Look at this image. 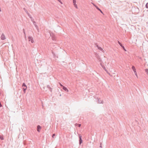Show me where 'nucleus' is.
Listing matches in <instances>:
<instances>
[{
    "mask_svg": "<svg viewBox=\"0 0 148 148\" xmlns=\"http://www.w3.org/2000/svg\"><path fill=\"white\" fill-rule=\"evenodd\" d=\"M92 4L98 10L99 9V8L95 4L93 3H92Z\"/></svg>",
    "mask_w": 148,
    "mask_h": 148,
    "instance_id": "nucleus-12",
    "label": "nucleus"
},
{
    "mask_svg": "<svg viewBox=\"0 0 148 148\" xmlns=\"http://www.w3.org/2000/svg\"><path fill=\"white\" fill-rule=\"evenodd\" d=\"M41 129V127L40 125H38L37 126V131L38 132H39Z\"/></svg>",
    "mask_w": 148,
    "mask_h": 148,
    "instance_id": "nucleus-7",
    "label": "nucleus"
},
{
    "mask_svg": "<svg viewBox=\"0 0 148 148\" xmlns=\"http://www.w3.org/2000/svg\"><path fill=\"white\" fill-rule=\"evenodd\" d=\"M27 88H23V92H24V93H25V91H26V90L27 89Z\"/></svg>",
    "mask_w": 148,
    "mask_h": 148,
    "instance_id": "nucleus-15",
    "label": "nucleus"
},
{
    "mask_svg": "<svg viewBox=\"0 0 148 148\" xmlns=\"http://www.w3.org/2000/svg\"><path fill=\"white\" fill-rule=\"evenodd\" d=\"M73 5L75 6V7L76 8H77V6L76 3L73 4Z\"/></svg>",
    "mask_w": 148,
    "mask_h": 148,
    "instance_id": "nucleus-18",
    "label": "nucleus"
},
{
    "mask_svg": "<svg viewBox=\"0 0 148 148\" xmlns=\"http://www.w3.org/2000/svg\"><path fill=\"white\" fill-rule=\"evenodd\" d=\"M51 36L52 39L53 40H55L56 39V36L53 34H50Z\"/></svg>",
    "mask_w": 148,
    "mask_h": 148,
    "instance_id": "nucleus-5",
    "label": "nucleus"
},
{
    "mask_svg": "<svg viewBox=\"0 0 148 148\" xmlns=\"http://www.w3.org/2000/svg\"><path fill=\"white\" fill-rule=\"evenodd\" d=\"M33 23L34 25H36V22L35 21H33Z\"/></svg>",
    "mask_w": 148,
    "mask_h": 148,
    "instance_id": "nucleus-26",
    "label": "nucleus"
},
{
    "mask_svg": "<svg viewBox=\"0 0 148 148\" xmlns=\"http://www.w3.org/2000/svg\"><path fill=\"white\" fill-rule=\"evenodd\" d=\"M52 46H55L53 44H52L51 45Z\"/></svg>",
    "mask_w": 148,
    "mask_h": 148,
    "instance_id": "nucleus-32",
    "label": "nucleus"
},
{
    "mask_svg": "<svg viewBox=\"0 0 148 148\" xmlns=\"http://www.w3.org/2000/svg\"><path fill=\"white\" fill-rule=\"evenodd\" d=\"M98 10L100 12H101L102 14H103V12H102V11L100 9H99V10Z\"/></svg>",
    "mask_w": 148,
    "mask_h": 148,
    "instance_id": "nucleus-21",
    "label": "nucleus"
},
{
    "mask_svg": "<svg viewBox=\"0 0 148 148\" xmlns=\"http://www.w3.org/2000/svg\"><path fill=\"white\" fill-rule=\"evenodd\" d=\"M62 89L64 90H65V91H66V92L69 91L68 90L66 87H64V86H63V87H62Z\"/></svg>",
    "mask_w": 148,
    "mask_h": 148,
    "instance_id": "nucleus-8",
    "label": "nucleus"
},
{
    "mask_svg": "<svg viewBox=\"0 0 148 148\" xmlns=\"http://www.w3.org/2000/svg\"><path fill=\"white\" fill-rule=\"evenodd\" d=\"M99 147L101 148H102V143H100Z\"/></svg>",
    "mask_w": 148,
    "mask_h": 148,
    "instance_id": "nucleus-24",
    "label": "nucleus"
},
{
    "mask_svg": "<svg viewBox=\"0 0 148 148\" xmlns=\"http://www.w3.org/2000/svg\"><path fill=\"white\" fill-rule=\"evenodd\" d=\"M23 33H24V34H25V29H23Z\"/></svg>",
    "mask_w": 148,
    "mask_h": 148,
    "instance_id": "nucleus-31",
    "label": "nucleus"
},
{
    "mask_svg": "<svg viewBox=\"0 0 148 148\" xmlns=\"http://www.w3.org/2000/svg\"><path fill=\"white\" fill-rule=\"evenodd\" d=\"M98 103H103V101L102 100L101 101V100H100V98H99V99H98Z\"/></svg>",
    "mask_w": 148,
    "mask_h": 148,
    "instance_id": "nucleus-10",
    "label": "nucleus"
},
{
    "mask_svg": "<svg viewBox=\"0 0 148 148\" xmlns=\"http://www.w3.org/2000/svg\"><path fill=\"white\" fill-rule=\"evenodd\" d=\"M55 136V134H54L52 135V137L53 138H54V136Z\"/></svg>",
    "mask_w": 148,
    "mask_h": 148,
    "instance_id": "nucleus-28",
    "label": "nucleus"
},
{
    "mask_svg": "<svg viewBox=\"0 0 148 148\" xmlns=\"http://www.w3.org/2000/svg\"><path fill=\"white\" fill-rule=\"evenodd\" d=\"M132 69L133 70V71L135 75H136V76L137 77L138 76L137 75L136 69H135V66H132Z\"/></svg>",
    "mask_w": 148,
    "mask_h": 148,
    "instance_id": "nucleus-1",
    "label": "nucleus"
},
{
    "mask_svg": "<svg viewBox=\"0 0 148 148\" xmlns=\"http://www.w3.org/2000/svg\"><path fill=\"white\" fill-rule=\"evenodd\" d=\"M78 136H79V144L80 145L82 142V136L80 134H78Z\"/></svg>",
    "mask_w": 148,
    "mask_h": 148,
    "instance_id": "nucleus-2",
    "label": "nucleus"
},
{
    "mask_svg": "<svg viewBox=\"0 0 148 148\" xmlns=\"http://www.w3.org/2000/svg\"><path fill=\"white\" fill-rule=\"evenodd\" d=\"M61 4H62L63 3L60 0H57Z\"/></svg>",
    "mask_w": 148,
    "mask_h": 148,
    "instance_id": "nucleus-23",
    "label": "nucleus"
},
{
    "mask_svg": "<svg viewBox=\"0 0 148 148\" xmlns=\"http://www.w3.org/2000/svg\"><path fill=\"white\" fill-rule=\"evenodd\" d=\"M28 41H31L32 43L34 42V41L33 39V38L32 36H29L28 37Z\"/></svg>",
    "mask_w": 148,
    "mask_h": 148,
    "instance_id": "nucleus-3",
    "label": "nucleus"
},
{
    "mask_svg": "<svg viewBox=\"0 0 148 148\" xmlns=\"http://www.w3.org/2000/svg\"><path fill=\"white\" fill-rule=\"evenodd\" d=\"M2 107V105L1 104V103L0 102V107Z\"/></svg>",
    "mask_w": 148,
    "mask_h": 148,
    "instance_id": "nucleus-30",
    "label": "nucleus"
},
{
    "mask_svg": "<svg viewBox=\"0 0 148 148\" xmlns=\"http://www.w3.org/2000/svg\"><path fill=\"white\" fill-rule=\"evenodd\" d=\"M29 17L31 18V21L33 22V21H34L32 17H30V16H29Z\"/></svg>",
    "mask_w": 148,
    "mask_h": 148,
    "instance_id": "nucleus-25",
    "label": "nucleus"
},
{
    "mask_svg": "<svg viewBox=\"0 0 148 148\" xmlns=\"http://www.w3.org/2000/svg\"><path fill=\"white\" fill-rule=\"evenodd\" d=\"M145 71L147 73V74L148 75V69H145Z\"/></svg>",
    "mask_w": 148,
    "mask_h": 148,
    "instance_id": "nucleus-16",
    "label": "nucleus"
},
{
    "mask_svg": "<svg viewBox=\"0 0 148 148\" xmlns=\"http://www.w3.org/2000/svg\"><path fill=\"white\" fill-rule=\"evenodd\" d=\"M47 87L49 89V90L51 92L52 91V88L50 87V86L49 85H47Z\"/></svg>",
    "mask_w": 148,
    "mask_h": 148,
    "instance_id": "nucleus-9",
    "label": "nucleus"
},
{
    "mask_svg": "<svg viewBox=\"0 0 148 148\" xmlns=\"http://www.w3.org/2000/svg\"><path fill=\"white\" fill-rule=\"evenodd\" d=\"M59 84H60L61 87H63V86H64L62 85L59 82Z\"/></svg>",
    "mask_w": 148,
    "mask_h": 148,
    "instance_id": "nucleus-22",
    "label": "nucleus"
},
{
    "mask_svg": "<svg viewBox=\"0 0 148 148\" xmlns=\"http://www.w3.org/2000/svg\"><path fill=\"white\" fill-rule=\"evenodd\" d=\"M22 87L23 88H27V87L25 84L24 83H23L22 84Z\"/></svg>",
    "mask_w": 148,
    "mask_h": 148,
    "instance_id": "nucleus-11",
    "label": "nucleus"
},
{
    "mask_svg": "<svg viewBox=\"0 0 148 148\" xmlns=\"http://www.w3.org/2000/svg\"><path fill=\"white\" fill-rule=\"evenodd\" d=\"M97 48H98V47H99V46H98V45H97Z\"/></svg>",
    "mask_w": 148,
    "mask_h": 148,
    "instance_id": "nucleus-33",
    "label": "nucleus"
},
{
    "mask_svg": "<svg viewBox=\"0 0 148 148\" xmlns=\"http://www.w3.org/2000/svg\"><path fill=\"white\" fill-rule=\"evenodd\" d=\"M145 6L146 8H148V2L146 3Z\"/></svg>",
    "mask_w": 148,
    "mask_h": 148,
    "instance_id": "nucleus-19",
    "label": "nucleus"
},
{
    "mask_svg": "<svg viewBox=\"0 0 148 148\" xmlns=\"http://www.w3.org/2000/svg\"><path fill=\"white\" fill-rule=\"evenodd\" d=\"M118 42L119 43V44L120 45V46L123 48V50H124L125 51H126V49L125 48L124 46L119 41H118Z\"/></svg>",
    "mask_w": 148,
    "mask_h": 148,
    "instance_id": "nucleus-4",
    "label": "nucleus"
},
{
    "mask_svg": "<svg viewBox=\"0 0 148 148\" xmlns=\"http://www.w3.org/2000/svg\"><path fill=\"white\" fill-rule=\"evenodd\" d=\"M75 126H77L78 127H80V126H81V124L76 123L75 124Z\"/></svg>",
    "mask_w": 148,
    "mask_h": 148,
    "instance_id": "nucleus-14",
    "label": "nucleus"
},
{
    "mask_svg": "<svg viewBox=\"0 0 148 148\" xmlns=\"http://www.w3.org/2000/svg\"><path fill=\"white\" fill-rule=\"evenodd\" d=\"M98 49H99V50H101V51H102V50H103V49H102L101 47H99L98 48Z\"/></svg>",
    "mask_w": 148,
    "mask_h": 148,
    "instance_id": "nucleus-17",
    "label": "nucleus"
},
{
    "mask_svg": "<svg viewBox=\"0 0 148 148\" xmlns=\"http://www.w3.org/2000/svg\"><path fill=\"white\" fill-rule=\"evenodd\" d=\"M52 51V54H53V55H55V53L53 52V51Z\"/></svg>",
    "mask_w": 148,
    "mask_h": 148,
    "instance_id": "nucleus-27",
    "label": "nucleus"
},
{
    "mask_svg": "<svg viewBox=\"0 0 148 148\" xmlns=\"http://www.w3.org/2000/svg\"><path fill=\"white\" fill-rule=\"evenodd\" d=\"M0 139L2 140H4V138H3V136H2V135L0 136Z\"/></svg>",
    "mask_w": 148,
    "mask_h": 148,
    "instance_id": "nucleus-13",
    "label": "nucleus"
},
{
    "mask_svg": "<svg viewBox=\"0 0 148 148\" xmlns=\"http://www.w3.org/2000/svg\"><path fill=\"white\" fill-rule=\"evenodd\" d=\"M35 25V27H36L37 29L38 28V26L36 25Z\"/></svg>",
    "mask_w": 148,
    "mask_h": 148,
    "instance_id": "nucleus-29",
    "label": "nucleus"
},
{
    "mask_svg": "<svg viewBox=\"0 0 148 148\" xmlns=\"http://www.w3.org/2000/svg\"><path fill=\"white\" fill-rule=\"evenodd\" d=\"M73 4L76 3V1L75 0H73Z\"/></svg>",
    "mask_w": 148,
    "mask_h": 148,
    "instance_id": "nucleus-20",
    "label": "nucleus"
},
{
    "mask_svg": "<svg viewBox=\"0 0 148 148\" xmlns=\"http://www.w3.org/2000/svg\"><path fill=\"white\" fill-rule=\"evenodd\" d=\"M1 40H3L5 39V36L3 33L1 35Z\"/></svg>",
    "mask_w": 148,
    "mask_h": 148,
    "instance_id": "nucleus-6",
    "label": "nucleus"
}]
</instances>
